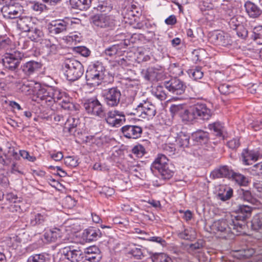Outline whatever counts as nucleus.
Here are the masks:
<instances>
[{"label": "nucleus", "mask_w": 262, "mask_h": 262, "mask_svg": "<svg viewBox=\"0 0 262 262\" xmlns=\"http://www.w3.org/2000/svg\"><path fill=\"white\" fill-rule=\"evenodd\" d=\"M169 110L172 115H178L185 123H192L196 120H208L212 115L211 110L202 103L190 106L184 104H172Z\"/></svg>", "instance_id": "nucleus-1"}, {"label": "nucleus", "mask_w": 262, "mask_h": 262, "mask_svg": "<svg viewBox=\"0 0 262 262\" xmlns=\"http://www.w3.org/2000/svg\"><path fill=\"white\" fill-rule=\"evenodd\" d=\"M236 217L233 215L227 214L224 219L215 221L212 224L213 229L222 233L229 234L232 233L235 234L234 230L239 231L242 229L243 224L236 223Z\"/></svg>", "instance_id": "nucleus-2"}, {"label": "nucleus", "mask_w": 262, "mask_h": 262, "mask_svg": "<svg viewBox=\"0 0 262 262\" xmlns=\"http://www.w3.org/2000/svg\"><path fill=\"white\" fill-rule=\"evenodd\" d=\"M62 68L64 75L69 81L77 80L84 72L82 64L73 58L66 59L62 64Z\"/></svg>", "instance_id": "nucleus-3"}, {"label": "nucleus", "mask_w": 262, "mask_h": 262, "mask_svg": "<svg viewBox=\"0 0 262 262\" xmlns=\"http://www.w3.org/2000/svg\"><path fill=\"white\" fill-rule=\"evenodd\" d=\"M105 71V69L102 63H95L86 72L85 79L87 84L95 86L101 84L104 77Z\"/></svg>", "instance_id": "nucleus-4"}, {"label": "nucleus", "mask_w": 262, "mask_h": 262, "mask_svg": "<svg viewBox=\"0 0 262 262\" xmlns=\"http://www.w3.org/2000/svg\"><path fill=\"white\" fill-rule=\"evenodd\" d=\"M156 114V106L147 100H143L142 102L136 104L129 115L136 116L142 119L149 120Z\"/></svg>", "instance_id": "nucleus-5"}, {"label": "nucleus", "mask_w": 262, "mask_h": 262, "mask_svg": "<svg viewBox=\"0 0 262 262\" xmlns=\"http://www.w3.org/2000/svg\"><path fill=\"white\" fill-rule=\"evenodd\" d=\"M90 22L94 27L97 29L111 30L116 27L114 17L106 14H96L91 17Z\"/></svg>", "instance_id": "nucleus-6"}, {"label": "nucleus", "mask_w": 262, "mask_h": 262, "mask_svg": "<svg viewBox=\"0 0 262 262\" xmlns=\"http://www.w3.org/2000/svg\"><path fill=\"white\" fill-rule=\"evenodd\" d=\"M163 84L165 88L172 95V97L174 99H180L178 96L184 94L186 88L183 81L176 78L165 81Z\"/></svg>", "instance_id": "nucleus-7"}, {"label": "nucleus", "mask_w": 262, "mask_h": 262, "mask_svg": "<svg viewBox=\"0 0 262 262\" xmlns=\"http://www.w3.org/2000/svg\"><path fill=\"white\" fill-rule=\"evenodd\" d=\"M75 24L72 20L68 17L63 19L52 21L49 25V31L55 35L64 34L72 29V26Z\"/></svg>", "instance_id": "nucleus-8"}, {"label": "nucleus", "mask_w": 262, "mask_h": 262, "mask_svg": "<svg viewBox=\"0 0 262 262\" xmlns=\"http://www.w3.org/2000/svg\"><path fill=\"white\" fill-rule=\"evenodd\" d=\"M77 245L76 244L72 243L62 249L61 252L64 257L71 262H82L83 260V253Z\"/></svg>", "instance_id": "nucleus-9"}, {"label": "nucleus", "mask_w": 262, "mask_h": 262, "mask_svg": "<svg viewBox=\"0 0 262 262\" xmlns=\"http://www.w3.org/2000/svg\"><path fill=\"white\" fill-rule=\"evenodd\" d=\"M100 118H104L105 121L111 126L118 127L125 121V116L123 112L116 110L108 111L106 113L104 111V116Z\"/></svg>", "instance_id": "nucleus-10"}, {"label": "nucleus", "mask_w": 262, "mask_h": 262, "mask_svg": "<svg viewBox=\"0 0 262 262\" xmlns=\"http://www.w3.org/2000/svg\"><path fill=\"white\" fill-rule=\"evenodd\" d=\"M24 57V53L18 51H15L11 53H7L3 59V65L6 69L14 71L18 68Z\"/></svg>", "instance_id": "nucleus-11"}, {"label": "nucleus", "mask_w": 262, "mask_h": 262, "mask_svg": "<svg viewBox=\"0 0 262 262\" xmlns=\"http://www.w3.org/2000/svg\"><path fill=\"white\" fill-rule=\"evenodd\" d=\"M83 107L88 114L99 118L104 116V109L99 101L96 98H90L85 100Z\"/></svg>", "instance_id": "nucleus-12"}, {"label": "nucleus", "mask_w": 262, "mask_h": 262, "mask_svg": "<svg viewBox=\"0 0 262 262\" xmlns=\"http://www.w3.org/2000/svg\"><path fill=\"white\" fill-rule=\"evenodd\" d=\"M121 92L116 87H113L103 92L102 96L106 104L109 107L117 106L120 102Z\"/></svg>", "instance_id": "nucleus-13"}, {"label": "nucleus", "mask_w": 262, "mask_h": 262, "mask_svg": "<svg viewBox=\"0 0 262 262\" xmlns=\"http://www.w3.org/2000/svg\"><path fill=\"white\" fill-rule=\"evenodd\" d=\"M80 122L78 118L69 117L67 120L64 127V132H68L69 134L76 135L79 134L81 130L80 128Z\"/></svg>", "instance_id": "nucleus-14"}, {"label": "nucleus", "mask_w": 262, "mask_h": 262, "mask_svg": "<svg viewBox=\"0 0 262 262\" xmlns=\"http://www.w3.org/2000/svg\"><path fill=\"white\" fill-rule=\"evenodd\" d=\"M179 126H174L172 128V132L173 134H177L176 137V142L180 147H187L189 144L190 136L189 134L185 132L181 131L177 133Z\"/></svg>", "instance_id": "nucleus-15"}, {"label": "nucleus", "mask_w": 262, "mask_h": 262, "mask_svg": "<svg viewBox=\"0 0 262 262\" xmlns=\"http://www.w3.org/2000/svg\"><path fill=\"white\" fill-rule=\"evenodd\" d=\"M121 130L124 136L129 139H137L142 132L141 127L137 125H125Z\"/></svg>", "instance_id": "nucleus-16"}, {"label": "nucleus", "mask_w": 262, "mask_h": 262, "mask_svg": "<svg viewBox=\"0 0 262 262\" xmlns=\"http://www.w3.org/2000/svg\"><path fill=\"white\" fill-rule=\"evenodd\" d=\"M42 64L40 62L30 60L23 63L21 69L27 76H30L41 69Z\"/></svg>", "instance_id": "nucleus-17"}, {"label": "nucleus", "mask_w": 262, "mask_h": 262, "mask_svg": "<svg viewBox=\"0 0 262 262\" xmlns=\"http://www.w3.org/2000/svg\"><path fill=\"white\" fill-rule=\"evenodd\" d=\"M39 87L35 89L34 95L36 96L37 98L41 101H45L48 105H51V88H48V89L42 88L40 84L39 83Z\"/></svg>", "instance_id": "nucleus-18"}, {"label": "nucleus", "mask_w": 262, "mask_h": 262, "mask_svg": "<svg viewBox=\"0 0 262 262\" xmlns=\"http://www.w3.org/2000/svg\"><path fill=\"white\" fill-rule=\"evenodd\" d=\"M40 43L48 55L55 54L57 52L58 45L54 39L44 38Z\"/></svg>", "instance_id": "nucleus-19"}, {"label": "nucleus", "mask_w": 262, "mask_h": 262, "mask_svg": "<svg viewBox=\"0 0 262 262\" xmlns=\"http://www.w3.org/2000/svg\"><path fill=\"white\" fill-rule=\"evenodd\" d=\"M39 83L34 81H26L20 85L19 92L27 95H33L35 89L38 88Z\"/></svg>", "instance_id": "nucleus-20"}, {"label": "nucleus", "mask_w": 262, "mask_h": 262, "mask_svg": "<svg viewBox=\"0 0 262 262\" xmlns=\"http://www.w3.org/2000/svg\"><path fill=\"white\" fill-rule=\"evenodd\" d=\"M252 207L248 205H239L238 207L237 212L238 215L235 216L236 217V223H239V221H244L248 217L251 213Z\"/></svg>", "instance_id": "nucleus-21"}, {"label": "nucleus", "mask_w": 262, "mask_h": 262, "mask_svg": "<svg viewBox=\"0 0 262 262\" xmlns=\"http://www.w3.org/2000/svg\"><path fill=\"white\" fill-rule=\"evenodd\" d=\"M101 231L98 228L93 227L85 229L83 233V237L88 242L96 241L101 237Z\"/></svg>", "instance_id": "nucleus-22"}, {"label": "nucleus", "mask_w": 262, "mask_h": 262, "mask_svg": "<svg viewBox=\"0 0 262 262\" xmlns=\"http://www.w3.org/2000/svg\"><path fill=\"white\" fill-rule=\"evenodd\" d=\"M242 156L244 163L248 165H252L258 158V154L257 152L248 149L244 150Z\"/></svg>", "instance_id": "nucleus-23"}, {"label": "nucleus", "mask_w": 262, "mask_h": 262, "mask_svg": "<svg viewBox=\"0 0 262 262\" xmlns=\"http://www.w3.org/2000/svg\"><path fill=\"white\" fill-rule=\"evenodd\" d=\"M246 12L252 18H257L260 15L262 11L255 4L251 2H247L245 4Z\"/></svg>", "instance_id": "nucleus-24"}, {"label": "nucleus", "mask_w": 262, "mask_h": 262, "mask_svg": "<svg viewBox=\"0 0 262 262\" xmlns=\"http://www.w3.org/2000/svg\"><path fill=\"white\" fill-rule=\"evenodd\" d=\"M48 219V215L45 213H38L32 214L30 223L32 226H42Z\"/></svg>", "instance_id": "nucleus-25"}, {"label": "nucleus", "mask_w": 262, "mask_h": 262, "mask_svg": "<svg viewBox=\"0 0 262 262\" xmlns=\"http://www.w3.org/2000/svg\"><path fill=\"white\" fill-rule=\"evenodd\" d=\"M142 74L143 77L148 81H157L159 78V71L153 67L143 70Z\"/></svg>", "instance_id": "nucleus-26"}, {"label": "nucleus", "mask_w": 262, "mask_h": 262, "mask_svg": "<svg viewBox=\"0 0 262 262\" xmlns=\"http://www.w3.org/2000/svg\"><path fill=\"white\" fill-rule=\"evenodd\" d=\"M28 36L29 39L36 42L40 43L44 39V33L42 31L34 26L29 31Z\"/></svg>", "instance_id": "nucleus-27"}, {"label": "nucleus", "mask_w": 262, "mask_h": 262, "mask_svg": "<svg viewBox=\"0 0 262 262\" xmlns=\"http://www.w3.org/2000/svg\"><path fill=\"white\" fill-rule=\"evenodd\" d=\"M232 173V171L229 169L226 166H222L219 168L214 169L211 173V176L213 178H230Z\"/></svg>", "instance_id": "nucleus-28"}, {"label": "nucleus", "mask_w": 262, "mask_h": 262, "mask_svg": "<svg viewBox=\"0 0 262 262\" xmlns=\"http://www.w3.org/2000/svg\"><path fill=\"white\" fill-rule=\"evenodd\" d=\"M17 25L18 27L24 32H28L34 26L33 23L28 17H24L19 18L17 20Z\"/></svg>", "instance_id": "nucleus-29"}, {"label": "nucleus", "mask_w": 262, "mask_h": 262, "mask_svg": "<svg viewBox=\"0 0 262 262\" xmlns=\"http://www.w3.org/2000/svg\"><path fill=\"white\" fill-rule=\"evenodd\" d=\"M160 174L161 178L164 180L170 179L173 175L174 167L173 164L169 163L163 166V167L158 170Z\"/></svg>", "instance_id": "nucleus-30"}, {"label": "nucleus", "mask_w": 262, "mask_h": 262, "mask_svg": "<svg viewBox=\"0 0 262 262\" xmlns=\"http://www.w3.org/2000/svg\"><path fill=\"white\" fill-rule=\"evenodd\" d=\"M233 190L227 186H221L219 193L217 195V199L225 201L228 200L232 196Z\"/></svg>", "instance_id": "nucleus-31"}, {"label": "nucleus", "mask_w": 262, "mask_h": 262, "mask_svg": "<svg viewBox=\"0 0 262 262\" xmlns=\"http://www.w3.org/2000/svg\"><path fill=\"white\" fill-rule=\"evenodd\" d=\"M61 231L55 228L45 232L44 237L48 242H55L61 237Z\"/></svg>", "instance_id": "nucleus-32"}, {"label": "nucleus", "mask_w": 262, "mask_h": 262, "mask_svg": "<svg viewBox=\"0 0 262 262\" xmlns=\"http://www.w3.org/2000/svg\"><path fill=\"white\" fill-rule=\"evenodd\" d=\"M70 4L73 9L85 10L90 7L91 0H70Z\"/></svg>", "instance_id": "nucleus-33"}, {"label": "nucleus", "mask_w": 262, "mask_h": 262, "mask_svg": "<svg viewBox=\"0 0 262 262\" xmlns=\"http://www.w3.org/2000/svg\"><path fill=\"white\" fill-rule=\"evenodd\" d=\"M152 262H172L171 258L164 253H150Z\"/></svg>", "instance_id": "nucleus-34"}, {"label": "nucleus", "mask_w": 262, "mask_h": 262, "mask_svg": "<svg viewBox=\"0 0 262 262\" xmlns=\"http://www.w3.org/2000/svg\"><path fill=\"white\" fill-rule=\"evenodd\" d=\"M193 139L200 143H206L209 138V134L207 132L202 130H199L192 134Z\"/></svg>", "instance_id": "nucleus-35"}, {"label": "nucleus", "mask_w": 262, "mask_h": 262, "mask_svg": "<svg viewBox=\"0 0 262 262\" xmlns=\"http://www.w3.org/2000/svg\"><path fill=\"white\" fill-rule=\"evenodd\" d=\"M168 160L164 155H159L155 161L152 164V167L159 170L166 164H168Z\"/></svg>", "instance_id": "nucleus-36"}, {"label": "nucleus", "mask_w": 262, "mask_h": 262, "mask_svg": "<svg viewBox=\"0 0 262 262\" xmlns=\"http://www.w3.org/2000/svg\"><path fill=\"white\" fill-rule=\"evenodd\" d=\"M217 43L223 46H227L231 45L232 41L228 34L219 33L216 36Z\"/></svg>", "instance_id": "nucleus-37"}, {"label": "nucleus", "mask_w": 262, "mask_h": 262, "mask_svg": "<svg viewBox=\"0 0 262 262\" xmlns=\"http://www.w3.org/2000/svg\"><path fill=\"white\" fill-rule=\"evenodd\" d=\"M179 236L181 238L192 241L196 238V232L193 228H188L180 233Z\"/></svg>", "instance_id": "nucleus-38"}, {"label": "nucleus", "mask_w": 262, "mask_h": 262, "mask_svg": "<svg viewBox=\"0 0 262 262\" xmlns=\"http://www.w3.org/2000/svg\"><path fill=\"white\" fill-rule=\"evenodd\" d=\"M152 93L161 101L165 100L167 98V95L164 90L163 86L162 85H158L153 88Z\"/></svg>", "instance_id": "nucleus-39"}, {"label": "nucleus", "mask_w": 262, "mask_h": 262, "mask_svg": "<svg viewBox=\"0 0 262 262\" xmlns=\"http://www.w3.org/2000/svg\"><path fill=\"white\" fill-rule=\"evenodd\" d=\"M208 127L210 130H212L215 136L218 137H222L223 135V132L224 126L220 122H215L208 125Z\"/></svg>", "instance_id": "nucleus-40"}, {"label": "nucleus", "mask_w": 262, "mask_h": 262, "mask_svg": "<svg viewBox=\"0 0 262 262\" xmlns=\"http://www.w3.org/2000/svg\"><path fill=\"white\" fill-rule=\"evenodd\" d=\"M51 91L52 92V94H51V97H52L51 100V104L53 102L58 103L59 101L61 100L63 97L64 96V94L59 90L53 89L51 88Z\"/></svg>", "instance_id": "nucleus-41"}, {"label": "nucleus", "mask_w": 262, "mask_h": 262, "mask_svg": "<svg viewBox=\"0 0 262 262\" xmlns=\"http://www.w3.org/2000/svg\"><path fill=\"white\" fill-rule=\"evenodd\" d=\"M187 73L189 77L194 80L200 79L203 76V72L200 67L190 69L187 71Z\"/></svg>", "instance_id": "nucleus-42"}, {"label": "nucleus", "mask_w": 262, "mask_h": 262, "mask_svg": "<svg viewBox=\"0 0 262 262\" xmlns=\"http://www.w3.org/2000/svg\"><path fill=\"white\" fill-rule=\"evenodd\" d=\"M231 176L234 180L240 185L246 186L249 183L248 179L244 175L237 173H232Z\"/></svg>", "instance_id": "nucleus-43"}, {"label": "nucleus", "mask_w": 262, "mask_h": 262, "mask_svg": "<svg viewBox=\"0 0 262 262\" xmlns=\"http://www.w3.org/2000/svg\"><path fill=\"white\" fill-rule=\"evenodd\" d=\"M7 154H5L6 158H9L10 163L11 160H18L19 159V155L15 150L14 147L13 146H9Z\"/></svg>", "instance_id": "nucleus-44"}, {"label": "nucleus", "mask_w": 262, "mask_h": 262, "mask_svg": "<svg viewBox=\"0 0 262 262\" xmlns=\"http://www.w3.org/2000/svg\"><path fill=\"white\" fill-rule=\"evenodd\" d=\"M19 48L24 50H29L31 49L32 42L28 39L21 37L19 39L18 41Z\"/></svg>", "instance_id": "nucleus-45"}, {"label": "nucleus", "mask_w": 262, "mask_h": 262, "mask_svg": "<svg viewBox=\"0 0 262 262\" xmlns=\"http://www.w3.org/2000/svg\"><path fill=\"white\" fill-rule=\"evenodd\" d=\"M32 9L37 12L41 13L45 10L49 9L48 6L39 2L32 3Z\"/></svg>", "instance_id": "nucleus-46"}, {"label": "nucleus", "mask_w": 262, "mask_h": 262, "mask_svg": "<svg viewBox=\"0 0 262 262\" xmlns=\"http://www.w3.org/2000/svg\"><path fill=\"white\" fill-rule=\"evenodd\" d=\"M239 192L244 200L251 204H254L255 203V200L252 196L251 193L250 191L245 190L242 189L239 191Z\"/></svg>", "instance_id": "nucleus-47"}, {"label": "nucleus", "mask_w": 262, "mask_h": 262, "mask_svg": "<svg viewBox=\"0 0 262 262\" xmlns=\"http://www.w3.org/2000/svg\"><path fill=\"white\" fill-rule=\"evenodd\" d=\"M120 49L119 45H114L107 48L104 51V53L105 55L111 57L116 55Z\"/></svg>", "instance_id": "nucleus-48"}, {"label": "nucleus", "mask_w": 262, "mask_h": 262, "mask_svg": "<svg viewBox=\"0 0 262 262\" xmlns=\"http://www.w3.org/2000/svg\"><path fill=\"white\" fill-rule=\"evenodd\" d=\"M73 51L78 53L84 57H88L91 54L90 50L84 46H78L74 47Z\"/></svg>", "instance_id": "nucleus-49"}, {"label": "nucleus", "mask_w": 262, "mask_h": 262, "mask_svg": "<svg viewBox=\"0 0 262 262\" xmlns=\"http://www.w3.org/2000/svg\"><path fill=\"white\" fill-rule=\"evenodd\" d=\"M219 90L221 94L227 95L233 92L234 88L228 84L224 83L219 86Z\"/></svg>", "instance_id": "nucleus-50"}, {"label": "nucleus", "mask_w": 262, "mask_h": 262, "mask_svg": "<svg viewBox=\"0 0 262 262\" xmlns=\"http://www.w3.org/2000/svg\"><path fill=\"white\" fill-rule=\"evenodd\" d=\"M128 253L136 259H141L144 257L141 249L137 247L132 249Z\"/></svg>", "instance_id": "nucleus-51"}, {"label": "nucleus", "mask_w": 262, "mask_h": 262, "mask_svg": "<svg viewBox=\"0 0 262 262\" xmlns=\"http://www.w3.org/2000/svg\"><path fill=\"white\" fill-rule=\"evenodd\" d=\"M28 262H46V258L42 254H34L28 258Z\"/></svg>", "instance_id": "nucleus-52"}, {"label": "nucleus", "mask_w": 262, "mask_h": 262, "mask_svg": "<svg viewBox=\"0 0 262 262\" xmlns=\"http://www.w3.org/2000/svg\"><path fill=\"white\" fill-rule=\"evenodd\" d=\"M64 164L70 167H75L78 165L77 160L72 156L66 157L64 159Z\"/></svg>", "instance_id": "nucleus-53"}, {"label": "nucleus", "mask_w": 262, "mask_h": 262, "mask_svg": "<svg viewBox=\"0 0 262 262\" xmlns=\"http://www.w3.org/2000/svg\"><path fill=\"white\" fill-rule=\"evenodd\" d=\"M84 258L91 262H99L101 258L100 254H84Z\"/></svg>", "instance_id": "nucleus-54"}, {"label": "nucleus", "mask_w": 262, "mask_h": 262, "mask_svg": "<svg viewBox=\"0 0 262 262\" xmlns=\"http://www.w3.org/2000/svg\"><path fill=\"white\" fill-rule=\"evenodd\" d=\"M235 30H236V34L239 37L245 39L247 37L248 31L244 26H239V28Z\"/></svg>", "instance_id": "nucleus-55"}, {"label": "nucleus", "mask_w": 262, "mask_h": 262, "mask_svg": "<svg viewBox=\"0 0 262 262\" xmlns=\"http://www.w3.org/2000/svg\"><path fill=\"white\" fill-rule=\"evenodd\" d=\"M147 241L160 244L163 247L165 246L166 245V241L160 236H150L149 235L148 239Z\"/></svg>", "instance_id": "nucleus-56"}, {"label": "nucleus", "mask_w": 262, "mask_h": 262, "mask_svg": "<svg viewBox=\"0 0 262 262\" xmlns=\"http://www.w3.org/2000/svg\"><path fill=\"white\" fill-rule=\"evenodd\" d=\"M229 25L230 26V28L233 30H235L237 28H239V26H242L243 25H241L240 21H239L237 19V17H232L230 21H229Z\"/></svg>", "instance_id": "nucleus-57"}, {"label": "nucleus", "mask_w": 262, "mask_h": 262, "mask_svg": "<svg viewBox=\"0 0 262 262\" xmlns=\"http://www.w3.org/2000/svg\"><path fill=\"white\" fill-rule=\"evenodd\" d=\"M59 104L61 105V107L65 110H69L71 108L72 104L70 103L69 101L67 100V98L65 96V95L63 97V98L59 101Z\"/></svg>", "instance_id": "nucleus-58"}, {"label": "nucleus", "mask_w": 262, "mask_h": 262, "mask_svg": "<svg viewBox=\"0 0 262 262\" xmlns=\"http://www.w3.org/2000/svg\"><path fill=\"white\" fill-rule=\"evenodd\" d=\"M134 232L139 234V236H138V238L140 239L144 240H147L148 239L149 234L143 230L139 228H135Z\"/></svg>", "instance_id": "nucleus-59"}, {"label": "nucleus", "mask_w": 262, "mask_h": 262, "mask_svg": "<svg viewBox=\"0 0 262 262\" xmlns=\"http://www.w3.org/2000/svg\"><path fill=\"white\" fill-rule=\"evenodd\" d=\"M171 71L176 76H181L183 74V70L179 66H177L176 63L171 65L170 67Z\"/></svg>", "instance_id": "nucleus-60"}, {"label": "nucleus", "mask_w": 262, "mask_h": 262, "mask_svg": "<svg viewBox=\"0 0 262 262\" xmlns=\"http://www.w3.org/2000/svg\"><path fill=\"white\" fill-rule=\"evenodd\" d=\"M100 254V251L96 246H91L85 249L83 254Z\"/></svg>", "instance_id": "nucleus-61"}, {"label": "nucleus", "mask_w": 262, "mask_h": 262, "mask_svg": "<svg viewBox=\"0 0 262 262\" xmlns=\"http://www.w3.org/2000/svg\"><path fill=\"white\" fill-rule=\"evenodd\" d=\"M22 157L24 159L28 160L29 161L34 162L36 160V158L33 156H31L29 153L24 150H19V157Z\"/></svg>", "instance_id": "nucleus-62"}, {"label": "nucleus", "mask_w": 262, "mask_h": 262, "mask_svg": "<svg viewBox=\"0 0 262 262\" xmlns=\"http://www.w3.org/2000/svg\"><path fill=\"white\" fill-rule=\"evenodd\" d=\"M252 225L255 227V229L262 232V219L255 218L252 221Z\"/></svg>", "instance_id": "nucleus-63"}, {"label": "nucleus", "mask_w": 262, "mask_h": 262, "mask_svg": "<svg viewBox=\"0 0 262 262\" xmlns=\"http://www.w3.org/2000/svg\"><path fill=\"white\" fill-rule=\"evenodd\" d=\"M239 141L238 139H233L227 142V146L231 149H235L239 146Z\"/></svg>", "instance_id": "nucleus-64"}]
</instances>
